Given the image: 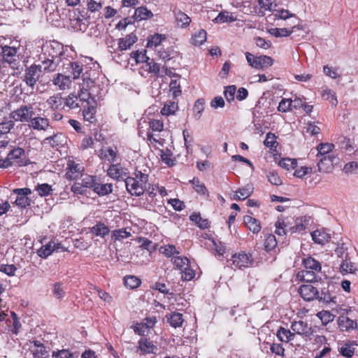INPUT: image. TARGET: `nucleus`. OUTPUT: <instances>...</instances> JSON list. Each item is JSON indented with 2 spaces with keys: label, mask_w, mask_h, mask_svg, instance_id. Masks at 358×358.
<instances>
[{
  "label": "nucleus",
  "mask_w": 358,
  "mask_h": 358,
  "mask_svg": "<svg viewBox=\"0 0 358 358\" xmlns=\"http://www.w3.org/2000/svg\"><path fill=\"white\" fill-rule=\"evenodd\" d=\"M343 171L346 173L358 174V163L356 162L347 163L343 167Z\"/></svg>",
  "instance_id": "64"
},
{
  "label": "nucleus",
  "mask_w": 358,
  "mask_h": 358,
  "mask_svg": "<svg viewBox=\"0 0 358 358\" xmlns=\"http://www.w3.org/2000/svg\"><path fill=\"white\" fill-rule=\"evenodd\" d=\"M131 236V233L126 229H120L113 231L111 238L113 241H122Z\"/></svg>",
  "instance_id": "51"
},
{
  "label": "nucleus",
  "mask_w": 358,
  "mask_h": 358,
  "mask_svg": "<svg viewBox=\"0 0 358 358\" xmlns=\"http://www.w3.org/2000/svg\"><path fill=\"white\" fill-rule=\"evenodd\" d=\"M243 221L248 229L254 234H257L261 231L262 226L259 221L256 218L250 215H245L243 217Z\"/></svg>",
  "instance_id": "26"
},
{
  "label": "nucleus",
  "mask_w": 358,
  "mask_h": 358,
  "mask_svg": "<svg viewBox=\"0 0 358 358\" xmlns=\"http://www.w3.org/2000/svg\"><path fill=\"white\" fill-rule=\"evenodd\" d=\"M335 148V145L333 143H320L317 146V157H322L329 156L330 155H333L331 152Z\"/></svg>",
  "instance_id": "32"
},
{
  "label": "nucleus",
  "mask_w": 358,
  "mask_h": 358,
  "mask_svg": "<svg viewBox=\"0 0 358 358\" xmlns=\"http://www.w3.org/2000/svg\"><path fill=\"white\" fill-rule=\"evenodd\" d=\"M83 20V16H82V18L80 17L71 18V24L76 30L83 31L86 29V24Z\"/></svg>",
  "instance_id": "61"
},
{
  "label": "nucleus",
  "mask_w": 358,
  "mask_h": 358,
  "mask_svg": "<svg viewBox=\"0 0 358 358\" xmlns=\"http://www.w3.org/2000/svg\"><path fill=\"white\" fill-rule=\"evenodd\" d=\"M1 57L5 62L13 64L14 67L17 60V48L7 45L3 46Z\"/></svg>",
  "instance_id": "17"
},
{
  "label": "nucleus",
  "mask_w": 358,
  "mask_h": 358,
  "mask_svg": "<svg viewBox=\"0 0 358 358\" xmlns=\"http://www.w3.org/2000/svg\"><path fill=\"white\" fill-rule=\"evenodd\" d=\"M356 345L355 341H348L344 343L340 348V353L348 358H351L355 353L354 346Z\"/></svg>",
  "instance_id": "44"
},
{
  "label": "nucleus",
  "mask_w": 358,
  "mask_h": 358,
  "mask_svg": "<svg viewBox=\"0 0 358 358\" xmlns=\"http://www.w3.org/2000/svg\"><path fill=\"white\" fill-rule=\"evenodd\" d=\"M315 243L324 245L330 241L331 236L325 229H316L311 233Z\"/></svg>",
  "instance_id": "21"
},
{
  "label": "nucleus",
  "mask_w": 358,
  "mask_h": 358,
  "mask_svg": "<svg viewBox=\"0 0 358 358\" xmlns=\"http://www.w3.org/2000/svg\"><path fill=\"white\" fill-rule=\"evenodd\" d=\"M319 272H310V270L303 269L298 273V278L306 282H317L320 278L317 275Z\"/></svg>",
  "instance_id": "33"
},
{
  "label": "nucleus",
  "mask_w": 358,
  "mask_h": 358,
  "mask_svg": "<svg viewBox=\"0 0 358 358\" xmlns=\"http://www.w3.org/2000/svg\"><path fill=\"white\" fill-rule=\"evenodd\" d=\"M51 291L53 296L57 299H63L66 295V289L64 283L57 282L51 285Z\"/></svg>",
  "instance_id": "34"
},
{
  "label": "nucleus",
  "mask_w": 358,
  "mask_h": 358,
  "mask_svg": "<svg viewBox=\"0 0 358 358\" xmlns=\"http://www.w3.org/2000/svg\"><path fill=\"white\" fill-rule=\"evenodd\" d=\"M322 97L325 100H329L331 106H336L338 103V100L336 93L329 88L323 89L321 92Z\"/></svg>",
  "instance_id": "47"
},
{
  "label": "nucleus",
  "mask_w": 358,
  "mask_h": 358,
  "mask_svg": "<svg viewBox=\"0 0 358 358\" xmlns=\"http://www.w3.org/2000/svg\"><path fill=\"white\" fill-rule=\"evenodd\" d=\"M83 83H79V90L77 94L82 105H89L91 101H96L99 98V87L94 85L93 79L87 76V73L83 75Z\"/></svg>",
  "instance_id": "2"
},
{
  "label": "nucleus",
  "mask_w": 358,
  "mask_h": 358,
  "mask_svg": "<svg viewBox=\"0 0 358 358\" xmlns=\"http://www.w3.org/2000/svg\"><path fill=\"white\" fill-rule=\"evenodd\" d=\"M299 292L305 301H308L317 299L319 296L317 288L310 283L302 285L299 287Z\"/></svg>",
  "instance_id": "11"
},
{
  "label": "nucleus",
  "mask_w": 358,
  "mask_h": 358,
  "mask_svg": "<svg viewBox=\"0 0 358 358\" xmlns=\"http://www.w3.org/2000/svg\"><path fill=\"white\" fill-rule=\"evenodd\" d=\"M24 154V150L21 148H15L10 151L8 154L6 164H8V166L13 164L12 160L20 159Z\"/></svg>",
  "instance_id": "46"
},
{
  "label": "nucleus",
  "mask_w": 358,
  "mask_h": 358,
  "mask_svg": "<svg viewBox=\"0 0 358 358\" xmlns=\"http://www.w3.org/2000/svg\"><path fill=\"white\" fill-rule=\"evenodd\" d=\"M93 191L99 196H106L113 192L111 183L100 184L96 181Z\"/></svg>",
  "instance_id": "38"
},
{
  "label": "nucleus",
  "mask_w": 358,
  "mask_h": 358,
  "mask_svg": "<svg viewBox=\"0 0 358 358\" xmlns=\"http://www.w3.org/2000/svg\"><path fill=\"white\" fill-rule=\"evenodd\" d=\"M339 271L343 275L348 274L357 275L358 266L357 264L351 262L350 259L346 256L340 264Z\"/></svg>",
  "instance_id": "12"
},
{
  "label": "nucleus",
  "mask_w": 358,
  "mask_h": 358,
  "mask_svg": "<svg viewBox=\"0 0 358 358\" xmlns=\"http://www.w3.org/2000/svg\"><path fill=\"white\" fill-rule=\"evenodd\" d=\"M45 103L52 110H61L64 108V100L59 93L50 96Z\"/></svg>",
  "instance_id": "16"
},
{
  "label": "nucleus",
  "mask_w": 358,
  "mask_h": 358,
  "mask_svg": "<svg viewBox=\"0 0 358 358\" xmlns=\"http://www.w3.org/2000/svg\"><path fill=\"white\" fill-rule=\"evenodd\" d=\"M52 81L53 85L57 87L60 90L69 89L71 84L70 77L62 73L55 75Z\"/></svg>",
  "instance_id": "18"
},
{
  "label": "nucleus",
  "mask_w": 358,
  "mask_h": 358,
  "mask_svg": "<svg viewBox=\"0 0 358 358\" xmlns=\"http://www.w3.org/2000/svg\"><path fill=\"white\" fill-rule=\"evenodd\" d=\"M166 39L164 34H155L148 38L147 48H153L160 45Z\"/></svg>",
  "instance_id": "35"
},
{
  "label": "nucleus",
  "mask_w": 358,
  "mask_h": 358,
  "mask_svg": "<svg viewBox=\"0 0 358 358\" xmlns=\"http://www.w3.org/2000/svg\"><path fill=\"white\" fill-rule=\"evenodd\" d=\"M317 299L325 304L336 303V287L332 283H327V286L321 288Z\"/></svg>",
  "instance_id": "7"
},
{
  "label": "nucleus",
  "mask_w": 358,
  "mask_h": 358,
  "mask_svg": "<svg viewBox=\"0 0 358 358\" xmlns=\"http://www.w3.org/2000/svg\"><path fill=\"white\" fill-rule=\"evenodd\" d=\"M206 31L204 29H200L192 35L191 41L194 45L200 46L206 41Z\"/></svg>",
  "instance_id": "43"
},
{
  "label": "nucleus",
  "mask_w": 358,
  "mask_h": 358,
  "mask_svg": "<svg viewBox=\"0 0 358 358\" xmlns=\"http://www.w3.org/2000/svg\"><path fill=\"white\" fill-rule=\"evenodd\" d=\"M245 57L249 65L257 69L269 67L273 62V59L266 55L257 57L250 52H246Z\"/></svg>",
  "instance_id": "6"
},
{
  "label": "nucleus",
  "mask_w": 358,
  "mask_h": 358,
  "mask_svg": "<svg viewBox=\"0 0 358 358\" xmlns=\"http://www.w3.org/2000/svg\"><path fill=\"white\" fill-rule=\"evenodd\" d=\"M178 109V103L174 101H169L166 103L161 110L162 115H173L175 112Z\"/></svg>",
  "instance_id": "50"
},
{
  "label": "nucleus",
  "mask_w": 358,
  "mask_h": 358,
  "mask_svg": "<svg viewBox=\"0 0 358 358\" xmlns=\"http://www.w3.org/2000/svg\"><path fill=\"white\" fill-rule=\"evenodd\" d=\"M277 246V241L273 234H264V249L266 252H270L275 249Z\"/></svg>",
  "instance_id": "40"
},
{
  "label": "nucleus",
  "mask_w": 358,
  "mask_h": 358,
  "mask_svg": "<svg viewBox=\"0 0 358 358\" xmlns=\"http://www.w3.org/2000/svg\"><path fill=\"white\" fill-rule=\"evenodd\" d=\"M193 188L195 189L196 192L201 194H206L207 192V189L203 182H201L198 178H194L192 180H190Z\"/></svg>",
  "instance_id": "59"
},
{
  "label": "nucleus",
  "mask_w": 358,
  "mask_h": 358,
  "mask_svg": "<svg viewBox=\"0 0 358 358\" xmlns=\"http://www.w3.org/2000/svg\"><path fill=\"white\" fill-rule=\"evenodd\" d=\"M42 76V70L40 65L32 64L27 67L22 76V80L31 90L32 92L35 85Z\"/></svg>",
  "instance_id": "4"
},
{
  "label": "nucleus",
  "mask_w": 358,
  "mask_h": 358,
  "mask_svg": "<svg viewBox=\"0 0 358 358\" xmlns=\"http://www.w3.org/2000/svg\"><path fill=\"white\" fill-rule=\"evenodd\" d=\"M176 20L178 25L181 27H186L191 22L190 17L187 14L180 10L176 13Z\"/></svg>",
  "instance_id": "49"
},
{
  "label": "nucleus",
  "mask_w": 358,
  "mask_h": 358,
  "mask_svg": "<svg viewBox=\"0 0 358 358\" xmlns=\"http://www.w3.org/2000/svg\"><path fill=\"white\" fill-rule=\"evenodd\" d=\"M336 145H338L342 152L350 155L354 152V143L352 140L344 136L339 137L336 142Z\"/></svg>",
  "instance_id": "20"
},
{
  "label": "nucleus",
  "mask_w": 358,
  "mask_h": 358,
  "mask_svg": "<svg viewBox=\"0 0 358 358\" xmlns=\"http://www.w3.org/2000/svg\"><path fill=\"white\" fill-rule=\"evenodd\" d=\"M338 324L339 328L342 331H349L350 329H355L357 328V323L345 315H341L338 317Z\"/></svg>",
  "instance_id": "23"
},
{
  "label": "nucleus",
  "mask_w": 358,
  "mask_h": 358,
  "mask_svg": "<svg viewBox=\"0 0 358 358\" xmlns=\"http://www.w3.org/2000/svg\"><path fill=\"white\" fill-rule=\"evenodd\" d=\"M82 171L83 168L79 164L74 162H69L66 173V178L69 180H75L79 176Z\"/></svg>",
  "instance_id": "29"
},
{
  "label": "nucleus",
  "mask_w": 358,
  "mask_h": 358,
  "mask_svg": "<svg viewBox=\"0 0 358 358\" xmlns=\"http://www.w3.org/2000/svg\"><path fill=\"white\" fill-rule=\"evenodd\" d=\"M96 181V178L95 176H90V175H82V178L80 180V183L83 186L86 188H93L94 187L95 183Z\"/></svg>",
  "instance_id": "54"
},
{
  "label": "nucleus",
  "mask_w": 358,
  "mask_h": 358,
  "mask_svg": "<svg viewBox=\"0 0 358 358\" xmlns=\"http://www.w3.org/2000/svg\"><path fill=\"white\" fill-rule=\"evenodd\" d=\"M131 57L134 59L136 63H148L150 61V58L146 55L145 50L144 51H136L131 53Z\"/></svg>",
  "instance_id": "52"
},
{
  "label": "nucleus",
  "mask_w": 358,
  "mask_h": 358,
  "mask_svg": "<svg viewBox=\"0 0 358 358\" xmlns=\"http://www.w3.org/2000/svg\"><path fill=\"white\" fill-rule=\"evenodd\" d=\"M292 100L290 99H282L278 106V110L282 113H286L292 108Z\"/></svg>",
  "instance_id": "58"
},
{
  "label": "nucleus",
  "mask_w": 358,
  "mask_h": 358,
  "mask_svg": "<svg viewBox=\"0 0 358 358\" xmlns=\"http://www.w3.org/2000/svg\"><path fill=\"white\" fill-rule=\"evenodd\" d=\"M166 317L168 322L173 327H180L183 323L182 315L180 313H173Z\"/></svg>",
  "instance_id": "45"
},
{
  "label": "nucleus",
  "mask_w": 358,
  "mask_h": 358,
  "mask_svg": "<svg viewBox=\"0 0 358 358\" xmlns=\"http://www.w3.org/2000/svg\"><path fill=\"white\" fill-rule=\"evenodd\" d=\"M205 108V100L202 98L198 99L194 105V116L196 120H199Z\"/></svg>",
  "instance_id": "48"
},
{
  "label": "nucleus",
  "mask_w": 358,
  "mask_h": 358,
  "mask_svg": "<svg viewBox=\"0 0 358 358\" xmlns=\"http://www.w3.org/2000/svg\"><path fill=\"white\" fill-rule=\"evenodd\" d=\"M99 157L101 159L114 164L119 157L118 150L116 146H110L101 149L99 151Z\"/></svg>",
  "instance_id": "14"
},
{
  "label": "nucleus",
  "mask_w": 358,
  "mask_h": 358,
  "mask_svg": "<svg viewBox=\"0 0 358 358\" xmlns=\"http://www.w3.org/2000/svg\"><path fill=\"white\" fill-rule=\"evenodd\" d=\"M69 65V71L73 75V78L74 80L79 78L83 70V65H81L78 62H71Z\"/></svg>",
  "instance_id": "53"
},
{
  "label": "nucleus",
  "mask_w": 358,
  "mask_h": 358,
  "mask_svg": "<svg viewBox=\"0 0 358 358\" xmlns=\"http://www.w3.org/2000/svg\"><path fill=\"white\" fill-rule=\"evenodd\" d=\"M124 285L127 287L134 289L138 287L141 284V280L136 276L129 275L126 276L124 279Z\"/></svg>",
  "instance_id": "56"
},
{
  "label": "nucleus",
  "mask_w": 358,
  "mask_h": 358,
  "mask_svg": "<svg viewBox=\"0 0 358 358\" xmlns=\"http://www.w3.org/2000/svg\"><path fill=\"white\" fill-rule=\"evenodd\" d=\"M55 250V243L50 241L48 244L42 246L37 250V255L41 258H47L52 252Z\"/></svg>",
  "instance_id": "41"
},
{
  "label": "nucleus",
  "mask_w": 358,
  "mask_h": 358,
  "mask_svg": "<svg viewBox=\"0 0 358 358\" xmlns=\"http://www.w3.org/2000/svg\"><path fill=\"white\" fill-rule=\"evenodd\" d=\"M296 27V26H293L291 29L287 28H271L268 30V32L275 37H286L290 36Z\"/></svg>",
  "instance_id": "39"
},
{
  "label": "nucleus",
  "mask_w": 358,
  "mask_h": 358,
  "mask_svg": "<svg viewBox=\"0 0 358 358\" xmlns=\"http://www.w3.org/2000/svg\"><path fill=\"white\" fill-rule=\"evenodd\" d=\"M237 20L236 16L233 13L228 11H222L213 20L215 23H225V22H233Z\"/></svg>",
  "instance_id": "37"
},
{
  "label": "nucleus",
  "mask_w": 358,
  "mask_h": 358,
  "mask_svg": "<svg viewBox=\"0 0 358 358\" xmlns=\"http://www.w3.org/2000/svg\"><path fill=\"white\" fill-rule=\"evenodd\" d=\"M62 51V44L55 41H46L43 45L42 55L40 56V59H43L42 63L45 71H54L56 70Z\"/></svg>",
  "instance_id": "1"
},
{
  "label": "nucleus",
  "mask_w": 358,
  "mask_h": 358,
  "mask_svg": "<svg viewBox=\"0 0 358 358\" xmlns=\"http://www.w3.org/2000/svg\"><path fill=\"white\" fill-rule=\"evenodd\" d=\"M253 189L254 187L252 184H247L235 192L231 199L234 200H244L252 194Z\"/></svg>",
  "instance_id": "25"
},
{
  "label": "nucleus",
  "mask_w": 358,
  "mask_h": 358,
  "mask_svg": "<svg viewBox=\"0 0 358 358\" xmlns=\"http://www.w3.org/2000/svg\"><path fill=\"white\" fill-rule=\"evenodd\" d=\"M64 100V107L66 106L69 109H77L80 108V101L75 92L70 93Z\"/></svg>",
  "instance_id": "36"
},
{
  "label": "nucleus",
  "mask_w": 358,
  "mask_h": 358,
  "mask_svg": "<svg viewBox=\"0 0 358 358\" xmlns=\"http://www.w3.org/2000/svg\"><path fill=\"white\" fill-rule=\"evenodd\" d=\"M190 220L196 222L201 229H206L208 227V222L206 219H203L200 214L193 213L189 217Z\"/></svg>",
  "instance_id": "57"
},
{
  "label": "nucleus",
  "mask_w": 358,
  "mask_h": 358,
  "mask_svg": "<svg viewBox=\"0 0 358 358\" xmlns=\"http://www.w3.org/2000/svg\"><path fill=\"white\" fill-rule=\"evenodd\" d=\"M317 164V171L320 173H329L334 169V164H338L339 158L338 155H330L329 156L318 157Z\"/></svg>",
  "instance_id": "9"
},
{
  "label": "nucleus",
  "mask_w": 358,
  "mask_h": 358,
  "mask_svg": "<svg viewBox=\"0 0 358 358\" xmlns=\"http://www.w3.org/2000/svg\"><path fill=\"white\" fill-rule=\"evenodd\" d=\"M92 234L96 236L104 238L110 233L109 227L101 222H97L94 226L90 228Z\"/></svg>",
  "instance_id": "28"
},
{
  "label": "nucleus",
  "mask_w": 358,
  "mask_h": 358,
  "mask_svg": "<svg viewBox=\"0 0 358 358\" xmlns=\"http://www.w3.org/2000/svg\"><path fill=\"white\" fill-rule=\"evenodd\" d=\"M291 330L292 333H294V336L298 334L306 339L310 338L313 334V327L302 320L293 322L291 325Z\"/></svg>",
  "instance_id": "8"
},
{
  "label": "nucleus",
  "mask_w": 358,
  "mask_h": 358,
  "mask_svg": "<svg viewBox=\"0 0 358 358\" xmlns=\"http://www.w3.org/2000/svg\"><path fill=\"white\" fill-rule=\"evenodd\" d=\"M138 38L134 33L127 34L125 37L121 38L118 40L117 50L120 51L127 50L131 48V46L137 41Z\"/></svg>",
  "instance_id": "19"
},
{
  "label": "nucleus",
  "mask_w": 358,
  "mask_h": 358,
  "mask_svg": "<svg viewBox=\"0 0 358 358\" xmlns=\"http://www.w3.org/2000/svg\"><path fill=\"white\" fill-rule=\"evenodd\" d=\"M291 331L292 330L280 327L277 331L278 338L280 341L285 343L292 341L294 338V333H292Z\"/></svg>",
  "instance_id": "42"
},
{
  "label": "nucleus",
  "mask_w": 358,
  "mask_h": 358,
  "mask_svg": "<svg viewBox=\"0 0 358 358\" xmlns=\"http://www.w3.org/2000/svg\"><path fill=\"white\" fill-rule=\"evenodd\" d=\"M83 115L84 119L90 122H93L95 120V114L96 112V101H91L89 105H83Z\"/></svg>",
  "instance_id": "24"
},
{
  "label": "nucleus",
  "mask_w": 358,
  "mask_h": 358,
  "mask_svg": "<svg viewBox=\"0 0 358 358\" xmlns=\"http://www.w3.org/2000/svg\"><path fill=\"white\" fill-rule=\"evenodd\" d=\"M138 349L142 354H156L157 351V347L153 344V343L147 338H142L138 342Z\"/></svg>",
  "instance_id": "22"
},
{
  "label": "nucleus",
  "mask_w": 358,
  "mask_h": 358,
  "mask_svg": "<svg viewBox=\"0 0 358 358\" xmlns=\"http://www.w3.org/2000/svg\"><path fill=\"white\" fill-rule=\"evenodd\" d=\"M171 260L174 265L180 270H182L185 266L189 264V261L187 257L176 256L173 257V259Z\"/></svg>",
  "instance_id": "63"
},
{
  "label": "nucleus",
  "mask_w": 358,
  "mask_h": 358,
  "mask_svg": "<svg viewBox=\"0 0 358 358\" xmlns=\"http://www.w3.org/2000/svg\"><path fill=\"white\" fill-rule=\"evenodd\" d=\"M66 142V138L62 133H57L44 139V143L49 144L52 148L62 146Z\"/></svg>",
  "instance_id": "27"
},
{
  "label": "nucleus",
  "mask_w": 358,
  "mask_h": 358,
  "mask_svg": "<svg viewBox=\"0 0 358 358\" xmlns=\"http://www.w3.org/2000/svg\"><path fill=\"white\" fill-rule=\"evenodd\" d=\"M35 113L31 106H21L10 113V117L15 122L30 123Z\"/></svg>",
  "instance_id": "5"
},
{
  "label": "nucleus",
  "mask_w": 358,
  "mask_h": 358,
  "mask_svg": "<svg viewBox=\"0 0 358 358\" xmlns=\"http://www.w3.org/2000/svg\"><path fill=\"white\" fill-rule=\"evenodd\" d=\"M231 261L232 266L241 268L250 266L253 262V259L250 253H238L232 255Z\"/></svg>",
  "instance_id": "10"
},
{
  "label": "nucleus",
  "mask_w": 358,
  "mask_h": 358,
  "mask_svg": "<svg viewBox=\"0 0 358 358\" xmlns=\"http://www.w3.org/2000/svg\"><path fill=\"white\" fill-rule=\"evenodd\" d=\"M107 174L113 179H124L127 176V169L123 168L120 163L112 164L110 165Z\"/></svg>",
  "instance_id": "15"
},
{
  "label": "nucleus",
  "mask_w": 358,
  "mask_h": 358,
  "mask_svg": "<svg viewBox=\"0 0 358 358\" xmlns=\"http://www.w3.org/2000/svg\"><path fill=\"white\" fill-rule=\"evenodd\" d=\"M162 252L168 257H172L173 259V257H176V255H178L179 252L177 251L176 247L173 245H167L163 248H161Z\"/></svg>",
  "instance_id": "62"
},
{
  "label": "nucleus",
  "mask_w": 358,
  "mask_h": 358,
  "mask_svg": "<svg viewBox=\"0 0 358 358\" xmlns=\"http://www.w3.org/2000/svg\"><path fill=\"white\" fill-rule=\"evenodd\" d=\"M148 182V175L136 169L133 176L125 178V185L127 192L132 196H141L145 191Z\"/></svg>",
  "instance_id": "3"
},
{
  "label": "nucleus",
  "mask_w": 358,
  "mask_h": 358,
  "mask_svg": "<svg viewBox=\"0 0 358 358\" xmlns=\"http://www.w3.org/2000/svg\"><path fill=\"white\" fill-rule=\"evenodd\" d=\"M29 127L34 130L46 131L50 127V120L43 117H32Z\"/></svg>",
  "instance_id": "13"
},
{
  "label": "nucleus",
  "mask_w": 358,
  "mask_h": 358,
  "mask_svg": "<svg viewBox=\"0 0 358 358\" xmlns=\"http://www.w3.org/2000/svg\"><path fill=\"white\" fill-rule=\"evenodd\" d=\"M153 17V13L145 6H140L135 10L134 18L135 20L141 21L150 19Z\"/></svg>",
  "instance_id": "30"
},
{
  "label": "nucleus",
  "mask_w": 358,
  "mask_h": 358,
  "mask_svg": "<svg viewBox=\"0 0 358 358\" xmlns=\"http://www.w3.org/2000/svg\"><path fill=\"white\" fill-rule=\"evenodd\" d=\"M273 15L275 19L285 20L289 17H294V14L291 13L288 10L276 9L273 10Z\"/></svg>",
  "instance_id": "55"
},
{
  "label": "nucleus",
  "mask_w": 358,
  "mask_h": 358,
  "mask_svg": "<svg viewBox=\"0 0 358 358\" xmlns=\"http://www.w3.org/2000/svg\"><path fill=\"white\" fill-rule=\"evenodd\" d=\"M303 265L304 269L310 270V272H320L322 268L321 264L311 257L303 259Z\"/></svg>",
  "instance_id": "31"
},
{
  "label": "nucleus",
  "mask_w": 358,
  "mask_h": 358,
  "mask_svg": "<svg viewBox=\"0 0 358 358\" xmlns=\"http://www.w3.org/2000/svg\"><path fill=\"white\" fill-rule=\"evenodd\" d=\"M36 191L41 196H45L51 194L52 189L51 185L43 183L41 185H38L36 187Z\"/></svg>",
  "instance_id": "60"
}]
</instances>
